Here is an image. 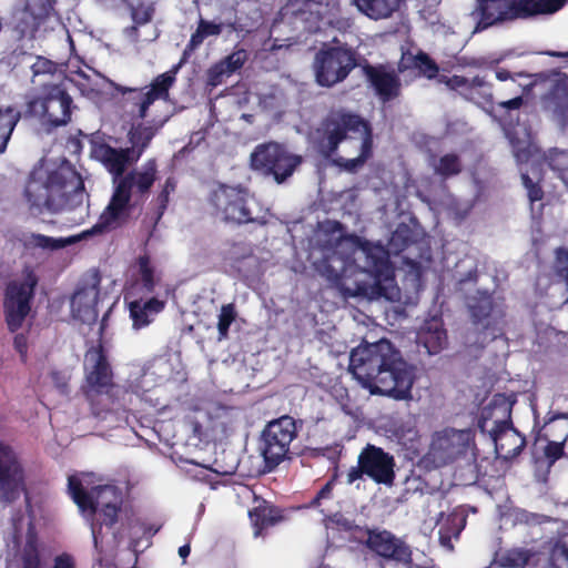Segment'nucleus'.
Masks as SVG:
<instances>
[{
	"mask_svg": "<svg viewBox=\"0 0 568 568\" xmlns=\"http://www.w3.org/2000/svg\"><path fill=\"white\" fill-rule=\"evenodd\" d=\"M158 202V215L159 219L163 215L170 202V193L168 191H161L156 199Z\"/></svg>",
	"mask_w": 568,
	"mask_h": 568,
	"instance_id": "bf43d9fd",
	"label": "nucleus"
},
{
	"mask_svg": "<svg viewBox=\"0 0 568 568\" xmlns=\"http://www.w3.org/2000/svg\"><path fill=\"white\" fill-rule=\"evenodd\" d=\"M524 103L523 97H516L507 101H501L498 106L508 110H518Z\"/></svg>",
	"mask_w": 568,
	"mask_h": 568,
	"instance_id": "052dcab7",
	"label": "nucleus"
},
{
	"mask_svg": "<svg viewBox=\"0 0 568 568\" xmlns=\"http://www.w3.org/2000/svg\"><path fill=\"white\" fill-rule=\"evenodd\" d=\"M281 13L293 22H302L306 31L314 32L323 18V0H287Z\"/></svg>",
	"mask_w": 568,
	"mask_h": 568,
	"instance_id": "4be33fe9",
	"label": "nucleus"
},
{
	"mask_svg": "<svg viewBox=\"0 0 568 568\" xmlns=\"http://www.w3.org/2000/svg\"><path fill=\"white\" fill-rule=\"evenodd\" d=\"M436 174L443 179L458 175L463 171V163L456 153H447L440 156L434 165Z\"/></svg>",
	"mask_w": 568,
	"mask_h": 568,
	"instance_id": "58836bf2",
	"label": "nucleus"
},
{
	"mask_svg": "<svg viewBox=\"0 0 568 568\" xmlns=\"http://www.w3.org/2000/svg\"><path fill=\"white\" fill-rule=\"evenodd\" d=\"M554 267L560 278L568 277V247L559 246L555 250Z\"/></svg>",
	"mask_w": 568,
	"mask_h": 568,
	"instance_id": "a18cd8bd",
	"label": "nucleus"
},
{
	"mask_svg": "<svg viewBox=\"0 0 568 568\" xmlns=\"http://www.w3.org/2000/svg\"><path fill=\"white\" fill-rule=\"evenodd\" d=\"M165 301L156 297H151L145 302H131L129 304V311L133 327L140 329L150 325L154 321V317L165 308Z\"/></svg>",
	"mask_w": 568,
	"mask_h": 568,
	"instance_id": "bb28decb",
	"label": "nucleus"
},
{
	"mask_svg": "<svg viewBox=\"0 0 568 568\" xmlns=\"http://www.w3.org/2000/svg\"><path fill=\"white\" fill-rule=\"evenodd\" d=\"M175 187H176V182H175V180H174L173 178H168V179L165 180V183H164V185H163V189H162V190H163V191H168V193H170V194H171L172 192H174Z\"/></svg>",
	"mask_w": 568,
	"mask_h": 568,
	"instance_id": "69168bd1",
	"label": "nucleus"
},
{
	"mask_svg": "<svg viewBox=\"0 0 568 568\" xmlns=\"http://www.w3.org/2000/svg\"><path fill=\"white\" fill-rule=\"evenodd\" d=\"M337 475L335 474L318 491L317 494L311 499L308 503V507L311 508H318L322 505L323 500L332 499L333 498V489L335 485Z\"/></svg>",
	"mask_w": 568,
	"mask_h": 568,
	"instance_id": "de8ad7c7",
	"label": "nucleus"
},
{
	"mask_svg": "<svg viewBox=\"0 0 568 568\" xmlns=\"http://www.w3.org/2000/svg\"><path fill=\"white\" fill-rule=\"evenodd\" d=\"M496 78L499 81H506L510 78V72L508 70L501 69L496 72Z\"/></svg>",
	"mask_w": 568,
	"mask_h": 568,
	"instance_id": "774afa93",
	"label": "nucleus"
},
{
	"mask_svg": "<svg viewBox=\"0 0 568 568\" xmlns=\"http://www.w3.org/2000/svg\"><path fill=\"white\" fill-rule=\"evenodd\" d=\"M490 435L497 457L506 462L514 460L526 447V437L514 427L510 418L496 422Z\"/></svg>",
	"mask_w": 568,
	"mask_h": 568,
	"instance_id": "412c9836",
	"label": "nucleus"
},
{
	"mask_svg": "<svg viewBox=\"0 0 568 568\" xmlns=\"http://www.w3.org/2000/svg\"><path fill=\"white\" fill-rule=\"evenodd\" d=\"M51 378L55 383L57 387L64 392L68 387V383L64 381V377L60 372H52Z\"/></svg>",
	"mask_w": 568,
	"mask_h": 568,
	"instance_id": "e2e57ef3",
	"label": "nucleus"
},
{
	"mask_svg": "<svg viewBox=\"0 0 568 568\" xmlns=\"http://www.w3.org/2000/svg\"><path fill=\"white\" fill-rule=\"evenodd\" d=\"M26 490L24 470L14 453L0 445V503L11 505Z\"/></svg>",
	"mask_w": 568,
	"mask_h": 568,
	"instance_id": "dca6fc26",
	"label": "nucleus"
},
{
	"mask_svg": "<svg viewBox=\"0 0 568 568\" xmlns=\"http://www.w3.org/2000/svg\"><path fill=\"white\" fill-rule=\"evenodd\" d=\"M565 443L564 439L561 442L549 440L547 443L544 448V456L549 466H552L565 455Z\"/></svg>",
	"mask_w": 568,
	"mask_h": 568,
	"instance_id": "49530a36",
	"label": "nucleus"
},
{
	"mask_svg": "<svg viewBox=\"0 0 568 568\" xmlns=\"http://www.w3.org/2000/svg\"><path fill=\"white\" fill-rule=\"evenodd\" d=\"M13 345L17 352L21 355L23 362L27 359L28 339L24 334H17L13 338Z\"/></svg>",
	"mask_w": 568,
	"mask_h": 568,
	"instance_id": "4d7b16f0",
	"label": "nucleus"
},
{
	"mask_svg": "<svg viewBox=\"0 0 568 568\" xmlns=\"http://www.w3.org/2000/svg\"><path fill=\"white\" fill-rule=\"evenodd\" d=\"M556 419H568V413H556L551 417H549L546 424H551ZM568 439V433L564 436V442Z\"/></svg>",
	"mask_w": 568,
	"mask_h": 568,
	"instance_id": "0e129e2a",
	"label": "nucleus"
},
{
	"mask_svg": "<svg viewBox=\"0 0 568 568\" xmlns=\"http://www.w3.org/2000/svg\"><path fill=\"white\" fill-rule=\"evenodd\" d=\"M555 555L568 565V542L557 544Z\"/></svg>",
	"mask_w": 568,
	"mask_h": 568,
	"instance_id": "680f3d73",
	"label": "nucleus"
},
{
	"mask_svg": "<svg viewBox=\"0 0 568 568\" xmlns=\"http://www.w3.org/2000/svg\"><path fill=\"white\" fill-rule=\"evenodd\" d=\"M355 244L358 250L357 260L363 264L357 272L361 278L355 280L352 286L347 283L349 278L335 270L327 260H323L317 265L318 273L349 296L371 300L388 298L387 290L395 281L388 252L381 244H374L358 236H355Z\"/></svg>",
	"mask_w": 568,
	"mask_h": 568,
	"instance_id": "20e7f679",
	"label": "nucleus"
},
{
	"mask_svg": "<svg viewBox=\"0 0 568 568\" xmlns=\"http://www.w3.org/2000/svg\"><path fill=\"white\" fill-rule=\"evenodd\" d=\"M566 0H511L513 19H525L558 11Z\"/></svg>",
	"mask_w": 568,
	"mask_h": 568,
	"instance_id": "cd10ccee",
	"label": "nucleus"
},
{
	"mask_svg": "<svg viewBox=\"0 0 568 568\" xmlns=\"http://www.w3.org/2000/svg\"><path fill=\"white\" fill-rule=\"evenodd\" d=\"M68 490L81 515L90 523L100 565L114 557L124 540H129V549L135 556L139 539L159 531V528L145 525L134 514L123 513V495L114 485L87 489L79 477L71 475L68 478Z\"/></svg>",
	"mask_w": 568,
	"mask_h": 568,
	"instance_id": "f257e3e1",
	"label": "nucleus"
},
{
	"mask_svg": "<svg viewBox=\"0 0 568 568\" xmlns=\"http://www.w3.org/2000/svg\"><path fill=\"white\" fill-rule=\"evenodd\" d=\"M191 552V547L189 544H185L179 548V556L185 560Z\"/></svg>",
	"mask_w": 568,
	"mask_h": 568,
	"instance_id": "338daca9",
	"label": "nucleus"
},
{
	"mask_svg": "<svg viewBox=\"0 0 568 568\" xmlns=\"http://www.w3.org/2000/svg\"><path fill=\"white\" fill-rule=\"evenodd\" d=\"M349 371L372 395L397 400L410 397L414 375L400 352L387 339L361 344L351 352Z\"/></svg>",
	"mask_w": 568,
	"mask_h": 568,
	"instance_id": "7ed1b4c3",
	"label": "nucleus"
},
{
	"mask_svg": "<svg viewBox=\"0 0 568 568\" xmlns=\"http://www.w3.org/2000/svg\"><path fill=\"white\" fill-rule=\"evenodd\" d=\"M53 10V0H28L21 12L17 29H19L22 34L36 32L50 17Z\"/></svg>",
	"mask_w": 568,
	"mask_h": 568,
	"instance_id": "b1692460",
	"label": "nucleus"
},
{
	"mask_svg": "<svg viewBox=\"0 0 568 568\" xmlns=\"http://www.w3.org/2000/svg\"><path fill=\"white\" fill-rule=\"evenodd\" d=\"M20 118V112L14 108H0V153L7 150L8 142Z\"/></svg>",
	"mask_w": 568,
	"mask_h": 568,
	"instance_id": "e433bc0d",
	"label": "nucleus"
},
{
	"mask_svg": "<svg viewBox=\"0 0 568 568\" xmlns=\"http://www.w3.org/2000/svg\"><path fill=\"white\" fill-rule=\"evenodd\" d=\"M73 109L75 105L67 89L61 84H50L43 87L40 95L28 101L26 113L55 129L71 122Z\"/></svg>",
	"mask_w": 568,
	"mask_h": 568,
	"instance_id": "1a4fd4ad",
	"label": "nucleus"
},
{
	"mask_svg": "<svg viewBox=\"0 0 568 568\" xmlns=\"http://www.w3.org/2000/svg\"><path fill=\"white\" fill-rule=\"evenodd\" d=\"M473 445L474 434L470 429H445L434 436L426 459L439 468L466 456Z\"/></svg>",
	"mask_w": 568,
	"mask_h": 568,
	"instance_id": "4468645a",
	"label": "nucleus"
},
{
	"mask_svg": "<svg viewBox=\"0 0 568 568\" xmlns=\"http://www.w3.org/2000/svg\"><path fill=\"white\" fill-rule=\"evenodd\" d=\"M327 521L332 526L338 528L342 531H346V532H348L349 530L355 528V521L346 518L341 513H335V514L328 516Z\"/></svg>",
	"mask_w": 568,
	"mask_h": 568,
	"instance_id": "5fc2aeb1",
	"label": "nucleus"
},
{
	"mask_svg": "<svg viewBox=\"0 0 568 568\" xmlns=\"http://www.w3.org/2000/svg\"><path fill=\"white\" fill-rule=\"evenodd\" d=\"M223 23H215L213 21L201 18L197 23L196 30L191 34L190 41L186 45L187 50H196L203 41L209 37L220 36L223 31Z\"/></svg>",
	"mask_w": 568,
	"mask_h": 568,
	"instance_id": "4c0bfd02",
	"label": "nucleus"
},
{
	"mask_svg": "<svg viewBox=\"0 0 568 568\" xmlns=\"http://www.w3.org/2000/svg\"><path fill=\"white\" fill-rule=\"evenodd\" d=\"M133 22L131 29L151 23L156 13L158 0H122Z\"/></svg>",
	"mask_w": 568,
	"mask_h": 568,
	"instance_id": "c756f323",
	"label": "nucleus"
},
{
	"mask_svg": "<svg viewBox=\"0 0 568 568\" xmlns=\"http://www.w3.org/2000/svg\"><path fill=\"white\" fill-rule=\"evenodd\" d=\"M138 265L143 288L148 293H153L155 290V280L150 256L148 254L140 255L138 258Z\"/></svg>",
	"mask_w": 568,
	"mask_h": 568,
	"instance_id": "ea45409f",
	"label": "nucleus"
},
{
	"mask_svg": "<svg viewBox=\"0 0 568 568\" xmlns=\"http://www.w3.org/2000/svg\"><path fill=\"white\" fill-rule=\"evenodd\" d=\"M93 152L113 176V193L98 222L84 235L102 234L125 225L135 203L148 199L158 179L154 159H149L141 169H132L125 173L126 168L136 162L133 161L134 149H115L101 143Z\"/></svg>",
	"mask_w": 568,
	"mask_h": 568,
	"instance_id": "f03ea898",
	"label": "nucleus"
},
{
	"mask_svg": "<svg viewBox=\"0 0 568 568\" xmlns=\"http://www.w3.org/2000/svg\"><path fill=\"white\" fill-rule=\"evenodd\" d=\"M419 339L429 354H438L448 343L447 331L434 322L419 333Z\"/></svg>",
	"mask_w": 568,
	"mask_h": 568,
	"instance_id": "72a5a7b5",
	"label": "nucleus"
},
{
	"mask_svg": "<svg viewBox=\"0 0 568 568\" xmlns=\"http://www.w3.org/2000/svg\"><path fill=\"white\" fill-rule=\"evenodd\" d=\"M534 557V551L523 547L500 549L495 552L494 564L500 568H524Z\"/></svg>",
	"mask_w": 568,
	"mask_h": 568,
	"instance_id": "473e14b6",
	"label": "nucleus"
},
{
	"mask_svg": "<svg viewBox=\"0 0 568 568\" xmlns=\"http://www.w3.org/2000/svg\"><path fill=\"white\" fill-rule=\"evenodd\" d=\"M220 61L224 64L223 67L225 68V71L231 75L244 65L246 61V53L244 50H237Z\"/></svg>",
	"mask_w": 568,
	"mask_h": 568,
	"instance_id": "c03bdc74",
	"label": "nucleus"
},
{
	"mask_svg": "<svg viewBox=\"0 0 568 568\" xmlns=\"http://www.w3.org/2000/svg\"><path fill=\"white\" fill-rule=\"evenodd\" d=\"M361 69L367 83L382 102H390L400 95L402 80L394 69L383 63L371 64L365 59Z\"/></svg>",
	"mask_w": 568,
	"mask_h": 568,
	"instance_id": "f3484780",
	"label": "nucleus"
},
{
	"mask_svg": "<svg viewBox=\"0 0 568 568\" xmlns=\"http://www.w3.org/2000/svg\"><path fill=\"white\" fill-rule=\"evenodd\" d=\"M178 68L161 73L155 77L149 87L143 88H129L124 85H116L115 90L122 94L123 105L135 115L138 119H145L150 105L156 100H168L170 89L176 81Z\"/></svg>",
	"mask_w": 568,
	"mask_h": 568,
	"instance_id": "ddd939ff",
	"label": "nucleus"
},
{
	"mask_svg": "<svg viewBox=\"0 0 568 568\" xmlns=\"http://www.w3.org/2000/svg\"><path fill=\"white\" fill-rule=\"evenodd\" d=\"M52 568H77L73 557L69 554L58 555L53 559Z\"/></svg>",
	"mask_w": 568,
	"mask_h": 568,
	"instance_id": "6e6d98bb",
	"label": "nucleus"
},
{
	"mask_svg": "<svg viewBox=\"0 0 568 568\" xmlns=\"http://www.w3.org/2000/svg\"><path fill=\"white\" fill-rule=\"evenodd\" d=\"M523 183L527 189L528 199L531 203L541 201L544 197V190L539 183L534 182L528 174H523Z\"/></svg>",
	"mask_w": 568,
	"mask_h": 568,
	"instance_id": "8fccbe9b",
	"label": "nucleus"
},
{
	"mask_svg": "<svg viewBox=\"0 0 568 568\" xmlns=\"http://www.w3.org/2000/svg\"><path fill=\"white\" fill-rule=\"evenodd\" d=\"M351 534L349 539L356 544L363 545L367 549V538L369 535L375 532V528L362 527L355 524V528L348 531Z\"/></svg>",
	"mask_w": 568,
	"mask_h": 568,
	"instance_id": "864d4df0",
	"label": "nucleus"
},
{
	"mask_svg": "<svg viewBox=\"0 0 568 568\" xmlns=\"http://www.w3.org/2000/svg\"><path fill=\"white\" fill-rule=\"evenodd\" d=\"M33 286L27 284H10L3 302L6 323L10 332H17L28 316Z\"/></svg>",
	"mask_w": 568,
	"mask_h": 568,
	"instance_id": "6ab92c4d",
	"label": "nucleus"
},
{
	"mask_svg": "<svg viewBox=\"0 0 568 568\" xmlns=\"http://www.w3.org/2000/svg\"><path fill=\"white\" fill-rule=\"evenodd\" d=\"M301 163L302 156L273 141L257 144L250 155L251 169L265 178H273L278 184L292 176Z\"/></svg>",
	"mask_w": 568,
	"mask_h": 568,
	"instance_id": "9b49d317",
	"label": "nucleus"
},
{
	"mask_svg": "<svg viewBox=\"0 0 568 568\" xmlns=\"http://www.w3.org/2000/svg\"><path fill=\"white\" fill-rule=\"evenodd\" d=\"M100 277L95 275L90 286L78 287L72 296L71 305L78 312L81 308H93L98 302Z\"/></svg>",
	"mask_w": 568,
	"mask_h": 568,
	"instance_id": "c9c22d12",
	"label": "nucleus"
},
{
	"mask_svg": "<svg viewBox=\"0 0 568 568\" xmlns=\"http://www.w3.org/2000/svg\"><path fill=\"white\" fill-rule=\"evenodd\" d=\"M477 29H487L494 24L511 21V0H477Z\"/></svg>",
	"mask_w": 568,
	"mask_h": 568,
	"instance_id": "5701e85b",
	"label": "nucleus"
},
{
	"mask_svg": "<svg viewBox=\"0 0 568 568\" xmlns=\"http://www.w3.org/2000/svg\"><path fill=\"white\" fill-rule=\"evenodd\" d=\"M349 132H363L358 156L366 162L373 153V130L371 123L357 113L343 109L331 111L316 130L314 145L322 156L329 159Z\"/></svg>",
	"mask_w": 568,
	"mask_h": 568,
	"instance_id": "423d86ee",
	"label": "nucleus"
},
{
	"mask_svg": "<svg viewBox=\"0 0 568 568\" xmlns=\"http://www.w3.org/2000/svg\"><path fill=\"white\" fill-rule=\"evenodd\" d=\"M362 464L365 468V476L378 485L392 487L394 485L395 458L382 447L367 444L359 453Z\"/></svg>",
	"mask_w": 568,
	"mask_h": 568,
	"instance_id": "a211bd4d",
	"label": "nucleus"
},
{
	"mask_svg": "<svg viewBox=\"0 0 568 568\" xmlns=\"http://www.w3.org/2000/svg\"><path fill=\"white\" fill-rule=\"evenodd\" d=\"M414 65L428 79L436 78L439 71L437 63L423 51H419L414 57Z\"/></svg>",
	"mask_w": 568,
	"mask_h": 568,
	"instance_id": "37998d69",
	"label": "nucleus"
},
{
	"mask_svg": "<svg viewBox=\"0 0 568 568\" xmlns=\"http://www.w3.org/2000/svg\"><path fill=\"white\" fill-rule=\"evenodd\" d=\"M224 64L221 61L214 63L206 72V84L212 88H216L222 84L225 77L230 74L225 71Z\"/></svg>",
	"mask_w": 568,
	"mask_h": 568,
	"instance_id": "09e8293b",
	"label": "nucleus"
},
{
	"mask_svg": "<svg viewBox=\"0 0 568 568\" xmlns=\"http://www.w3.org/2000/svg\"><path fill=\"white\" fill-rule=\"evenodd\" d=\"M333 163L336 166L349 173L357 172L365 164L363 159H361L359 156H356L354 159H344L342 156H338L335 160H333Z\"/></svg>",
	"mask_w": 568,
	"mask_h": 568,
	"instance_id": "603ef678",
	"label": "nucleus"
},
{
	"mask_svg": "<svg viewBox=\"0 0 568 568\" xmlns=\"http://www.w3.org/2000/svg\"><path fill=\"white\" fill-rule=\"evenodd\" d=\"M296 437V420L292 416L284 415L266 424L261 436V452L268 471L288 457L290 446Z\"/></svg>",
	"mask_w": 568,
	"mask_h": 568,
	"instance_id": "f8f14e48",
	"label": "nucleus"
},
{
	"mask_svg": "<svg viewBox=\"0 0 568 568\" xmlns=\"http://www.w3.org/2000/svg\"><path fill=\"white\" fill-rule=\"evenodd\" d=\"M356 8L373 20L392 17L400 7L402 0H352Z\"/></svg>",
	"mask_w": 568,
	"mask_h": 568,
	"instance_id": "7c9ffc66",
	"label": "nucleus"
},
{
	"mask_svg": "<svg viewBox=\"0 0 568 568\" xmlns=\"http://www.w3.org/2000/svg\"><path fill=\"white\" fill-rule=\"evenodd\" d=\"M23 194L33 215L72 211L88 197L81 175L70 166L50 172L45 182L29 180Z\"/></svg>",
	"mask_w": 568,
	"mask_h": 568,
	"instance_id": "39448f33",
	"label": "nucleus"
},
{
	"mask_svg": "<svg viewBox=\"0 0 568 568\" xmlns=\"http://www.w3.org/2000/svg\"><path fill=\"white\" fill-rule=\"evenodd\" d=\"M362 64L357 51L347 44L322 48L314 60L316 82L321 87L332 88Z\"/></svg>",
	"mask_w": 568,
	"mask_h": 568,
	"instance_id": "9d476101",
	"label": "nucleus"
},
{
	"mask_svg": "<svg viewBox=\"0 0 568 568\" xmlns=\"http://www.w3.org/2000/svg\"><path fill=\"white\" fill-rule=\"evenodd\" d=\"M250 199L247 187L220 183L210 193L209 203L213 214L225 223L266 225L268 221L265 215H253L248 206Z\"/></svg>",
	"mask_w": 568,
	"mask_h": 568,
	"instance_id": "6e6552de",
	"label": "nucleus"
},
{
	"mask_svg": "<svg viewBox=\"0 0 568 568\" xmlns=\"http://www.w3.org/2000/svg\"><path fill=\"white\" fill-rule=\"evenodd\" d=\"M33 75L53 74L57 70V64L43 57H38L31 67Z\"/></svg>",
	"mask_w": 568,
	"mask_h": 568,
	"instance_id": "3c124183",
	"label": "nucleus"
},
{
	"mask_svg": "<svg viewBox=\"0 0 568 568\" xmlns=\"http://www.w3.org/2000/svg\"><path fill=\"white\" fill-rule=\"evenodd\" d=\"M156 130L149 125L138 124L129 132V141L132 144L130 149H134L133 161H138L145 149L150 145L155 135Z\"/></svg>",
	"mask_w": 568,
	"mask_h": 568,
	"instance_id": "f704fd0d",
	"label": "nucleus"
},
{
	"mask_svg": "<svg viewBox=\"0 0 568 568\" xmlns=\"http://www.w3.org/2000/svg\"><path fill=\"white\" fill-rule=\"evenodd\" d=\"M440 82H443L449 90L457 91L467 101H471L477 104L494 103L491 84L485 80V77L479 74L473 78L457 74L452 77L444 75L440 79Z\"/></svg>",
	"mask_w": 568,
	"mask_h": 568,
	"instance_id": "aec40b11",
	"label": "nucleus"
},
{
	"mask_svg": "<svg viewBox=\"0 0 568 568\" xmlns=\"http://www.w3.org/2000/svg\"><path fill=\"white\" fill-rule=\"evenodd\" d=\"M39 537L33 520L28 524L26 541L21 550L22 568H43Z\"/></svg>",
	"mask_w": 568,
	"mask_h": 568,
	"instance_id": "2f4dec72",
	"label": "nucleus"
},
{
	"mask_svg": "<svg viewBox=\"0 0 568 568\" xmlns=\"http://www.w3.org/2000/svg\"><path fill=\"white\" fill-rule=\"evenodd\" d=\"M85 359L91 366L85 367L83 393L90 403L92 414L98 418H104L114 405L116 385L113 381V371L102 344L91 347Z\"/></svg>",
	"mask_w": 568,
	"mask_h": 568,
	"instance_id": "0eeeda50",
	"label": "nucleus"
},
{
	"mask_svg": "<svg viewBox=\"0 0 568 568\" xmlns=\"http://www.w3.org/2000/svg\"><path fill=\"white\" fill-rule=\"evenodd\" d=\"M366 541L367 550L384 561L404 566L413 564L410 546L387 529L375 528V532Z\"/></svg>",
	"mask_w": 568,
	"mask_h": 568,
	"instance_id": "2eb2a0df",
	"label": "nucleus"
},
{
	"mask_svg": "<svg viewBox=\"0 0 568 568\" xmlns=\"http://www.w3.org/2000/svg\"><path fill=\"white\" fill-rule=\"evenodd\" d=\"M236 318V311L234 304H225L221 307V313L219 315L217 322V331H219V339H224L229 336V331L231 324Z\"/></svg>",
	"mask_w": 568,
	"mask_h": 568,
	"instance_id": "a19ab883",
	"label": "nucleus"
},
{
	"mask_svg": "<svg viewBox=\"0 0 568 568\" xmlns=\"http://www.w3.org/2000/svg\"><path fill=\"white\" fill-rule=\"evenodd\" d=\"M414 242V232L405 223L398 224L390 237V243L397 248V251L405 250Z\"/></svg>",
	"mask_w": 568,
	"mask_h": 568,
	"instance_id": "79ce46f5",
	"label": "nucleus"
},
{
	"mask_svg": "<svg viewBox=\"0 0 568 568\" xmlns=\"http://www.w3.org/2000/svg\"><path fill=\"white\" fill-rule=\"evenodd\" d=\"M365 475V468L362 464L361 457L357 458V466L351 467L347 473V483L353 484L357 479H361Z\"/></svg>",
	"mask_w": 568,
	"mask_h": 568,
	"instance_id": "13d9d810",
	"label": "nucleus"
},
{
	"mask_svg": "<svg viewBox=\"0 0 568 568\" xmlns=\"http://www.w3.org/2000/svg\"><path fill=\"white\" fill-rule=\"evenodd\" d=\"M19 241L27 250L58 251L74 244L78 239L74 236L55 239L39 233H24Z\"/></svg>",
	"mask_w": 568,
	"mask_h": 568,
	"instance_id": "c85d7f7f",
	"label": "nucleus"
},
{
	"mask_svg": "<svg viewBox=\"0 0 568 568\" xmlns=\"http://www.w3.org/2000/svg\"><path fill=\"white\" fill-rule=\"evenodd\" d=\"M470 315L474 324L480 325L484 332H491V338L495 339L503 334L501 315H495L494 303L490 298L479 300L470 306Z\"/></svg>",
	"mask_w": 568,
	"mask_h": 568,
	"instance_id": "393cba45",
	"label": "nucleus"
},
{
	"mask_svg": "<svg viewBox=\"0 0 568 568\" xmlns=\"http://www.w3.org/2000/svg\"><path fill=\"white\" fill-rule=\"evenodd\" d=\"M248 518L254 529V536L258 537L264 530L282 521L284 517L278 507L263 499L248 510Z\"/></svg>",
	"mask_w": 568,
	"mask_h": 568,
	"instance_id": "a878e982",
	"label": "nucleus"
}]
</instances>
